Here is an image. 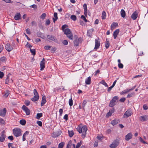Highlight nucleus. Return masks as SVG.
Masks as SVG:
<instances>
[{
  "mask_svg": "<svg viewBox=\"0 0 148 148\" xmlns=\"http://www.w3.org/2000/svg\"><path fill=\"white\" fill-rule=\"evenodd\" d=\"M62 43L65 45H67L68 44V41L66 40H64L62 42Z\"/></svg>",
  "mask_w": 148,
  "mask_h": 148,
  "instance_id": "nucleus-54",
  "label": "nucleus"
},
{
  "mask_svg": "<svg viewBox=\"0 0 148 148\" xmlns=\"http://www.w3.org/2000/svg\"><path fill=\"white\" fill-rule=\"evenodd\" d=\"M21 15L20 13H17L16 14L14 17V18L15 20H18L21 18Z\"/></svg>",
  "mask_w": 148,
  "mask_h": 148,
  "instance_id": "nucleus-21",
  "label": "nucleus"
},
{
  "mask_svg": "<svg viewBox=\"0 0 148 148\" xmlns=\"http://www.w3.org/2000/svg\"><path fill=\"white\" fill-rule=\"evenodd\" d=\"M10 92L8 90H7L5 92V94L3 96L5 97L6 98L8 97L9 94L10 93Z\"/></svg>",
  "mask_w": 148,
  "mask_h": 148,
  "instance_id": "nucleus-31",
  "label": "nucleus"
},
{
  "mask_svg": "<svg viewBox=\"0 0 148 148\" xmlns=\"http://www.w3.org/2000/svg\"><path fill=\"white\" fill-rule=\"evenodd\" d=\"M30 7L33 8L34 10H36L37 9V6L35 4H33L30 6Z\"/></svg>",
  "mask_w": 148,
  "mask_h": 148,
  "instance_id": "nucleus-45",
  "label": "nucleus"
},
{
  "mask_svg": "<svg viewBox=\"0 0 148 148\" xmlns=\"http://www.w3.org/2000/svg\"><path fill=\"white\" fill-rule=\"evenodd\" d=\"M26 121L25 120L22 119L20 121V123L22 125H24L26 124Z\"/></svg>",
  "mask_w": 148,
  "mask_h": 148,
  "instance_id": "nucleus-32",
  "label": "nucleus"
},
{
  "mask_svg": "<svg viewBox=\"0 0 148 148\" xmlns=\"http://www.w3.org/2000/svg\"><path fill=\"white\" fill-rule=\"evenodd\" d=\"M119 140L116 139L114 140L112 143L110 145V147L111 148H115L119 145Z\"/></svg>",
  "mask_w": 148,
  "mask_h": 148,
  "instance_id": "nucleus-4",
  "label": "nucleus"
},
{
  "mask_svg": "<svg viewBox=\"0 0 148 148\" xmlns=\"http://www.w3.org/2000/svg\"><path fill=\"white\" fill-rule=\"evenodd\" d=\"M14 135L16 137L19 136L21 135V130L18 128H15L13 130Z\"/></svg>",
  "mask_w": 148,
  "mask_h": 148,
  "instance_id": "nucleus-2",
  "label": "nucleus"
},
{
  "mask_svg": "<svg viewBox=\"0 0 148 148\" xmlns=\"http://www.w3.org/2000/svg\"><path fill=\"white\" fill-rule=\"evenodd\" d=\"M6 137V136L5 134L4 130H3L1 133V135L0 137V141L1 142H3Z\"/></svg>",
  "mask_w": 148,
  "mask_h": 148,
  "instance_id": "nucleus-8",
  "label": "nucleus"
},
{
  "mask_svg": "<svg viewBox=\"0 0 148 148\" xmlns=\"http://www.w3.org/2000/svg\"><path fill=\"white\" fill-rule=\"evenodd\" d=\"M69 136L70 137H72L74 134V133L72 131H68Z\"/></svg>",
  "mask_w": 148,
  "mask_h": 148,
  "instance_id": "nucleus-38",
  "label": "nucleus"
},
{
  "mask_svg": "<svg viewBox=\"0 0 148 148\" xmlns=\"http://www.w3.org/2000/svg\"><path fill=\"white\" fill-rule=\"evenodd\" d=\"M138 16V12L137 11H135L132 15L131 18L134 20H136Z\"/></svg>",
  "mask_w": 148,
  "mask_h": 148,
  "instance_id": "nucleus-14",
  "label": "nucleus"
},
{
  "mask_svg": "<svg viewBox=\"0 0 148 148\" xmlns=\"http://www.w3.org/2000/svg\"><path fill=\"white\" fill-rule=\"evenodd\" d=\"M8 138L11 140H12L14 139L13 136H10L8 137Z\"/></svg>",
  "mask_w": 148,
  "mask_h": 148,
  "instance_id": "nucleus-64",
  "label": "nucleus"
},
{
  "mask_svg": "<svg viewBox=\"0 0 148 148\" xmlns=\"http://www.w3.org/2000/svg\"><path fill=\"white\" fill-rule=\"evenodd\" d=\"M118 26L117 23H113L111 25V29H114L116 27Z\"/></svg>",
  "mask_w": 148,
  "mask_h": 148,
  "instance_id": "nucleus-25",
  "label": "nucleus"
},
{
  "mask_svg": "<svg viewBox=\"0 0 148 148\" xmlns=\"http://www.w3.org/2000/svg\"><path fill=\"white\" fill-rule=\"evenodd\" d=\"M47 38L49 40L55 42H56V40H57L56 38L53 36L51 35H48L47 36Z\"/></svg>",
  "mask_w": 148,
  "mask_h": 148,
  "instance_id": "nucleus-12",
  "label": "nucleus"
},
{
  "mask_svg": "<svg viewBox=\"0 0 148 148\" xmlns=\"http://www.w3.org/2000/svg\"><path fill=\"white\" fill-rule=\"evenodd\" d=\"M98 140L95 141L94 145L95 147H97L98 146Z\"/></svg>",
  "mask_w": 148,
  "mask_h": 148,
  "instance_id": "nucleus-57",
  "label": "nucleus"
},
{
  "mask_svg": "<svg viewBox=\"0 0 148 148\" xmlns=\"http://www.w3.org/2000/svg\"><path fill=\"white\" fill-rule=\"evenodd\" d=\"M69 105L70 106H72L73 104V100L72 99V98L71 97V99H69Z\"/></svg>",
  "mask_w": 148,
  "mask_h": 148,
  "instance_id": "nucleus-40",
  "label": "nucleus"
},
{
  "mask_svg": "<svg viewBox=\"0 0 148 148\" xmlns=\"http://www.w3.org/2000/svg\"><path fill=\"white\" fill-rule=\"evenodd\" d=\"M54 16L55 18H53V22L55 23V21H56L58 19L57 16V13L56 12L54 13Z\"/></svg>",
  "mask_w": 148,
  "mask_h": 148,
  "instance_id": "nucleus-30",
  "label": "nucleus"
},
{
  "mask_svg": "<svg viewBox=\"0 0 148 148\" xmlns=\"http://www.w3.org/2000/svg\"><path fill=\"white\" fill-rule=\"evenodd\" d=\"M100 45V41L98 40L97 39H95V46L94 49H97L99 48Z\"/></svg>",
  "mask_w": 148,
  "mask_h": 148,
  "instance_id": "nucleus-16",
  "label": "nucleus"
},
{
  "mask_svg": "<svg viewBox=\"0 0 148 148\" xmlns=\"http://www.w3.org/2000/svg\"><path fill=\"white\" fill-rule=\"evenodd\" d=\"M66 36L70 40L73 39V36L72 32H71L69 34L66 35Z\"/></svg>",
  "mask_w": 148,
  "mask_h": 148,
  "instance_id": "nucleus-28",
  "label": "nucleus"
},
{
  "mask_svg": "<svg viewBox=\"0 0 148 148\" xmlns=\"http://www.w3.org/2000/svg\"><path fill=\"white\" fill-rule=\"evenodd\" d=\"M6 112V109L4 108L3 110H0V115L2 116H4Z\"/></svg>",
  "mask_w": 148,
  "mask_h": 148,
  "instance_id": "nucleus-18",
  "label": "nucleus"
},
{
  "mask_svg": "<svg viewBox=\"0 0 148 148\" xmlns=\"http://www.w3.org/2000/svg\"><path fill=\"white\" fill-rule=\"evenodd\" d=\"M45 96H43L42 97V100L41 101V106H42L46 102V101L45 99Z\"/></svg>",
  "mask_w": 148,
  "mask_h": 148,
  "instance_id": "nucleus-24",
  "label": "nucleus"
},
{
  "mask_svg": "<svg viewBox=\"0 0 148 148\" xmlns=\"http://www.w3.org/2000/svg\"><path fill=\"white\" fill-rule=\"evenodd\" d=\"M64 145V142H61L58 145V148H63Z\"/></svg>",
  "mask_w": 148,
  "mask_h": 148,
  "instance_id": "nucleus-42",
  "label": "nucleus"
},
{
  "mask_svg": "<svg viewBox=\"0 0 148 148\" xmlns=\"http://www.w3.org/2000/svg\"><path fill=\"white\" fill-rule=\"evenodd\" d=\"M72 145V141L71 140H70L66 147V148H70Z\"/></svg>",
  "mask_w": 148,
  "mask_h": 148,
  "instance_id": "nucleus-37",
  "label": "nucleus"
},
{
  "mask_svg": "<svg viewBox=\"0 0 148 148\" xmlns=\"http://www.w3.org/2000/svg\"><path fill=\"white\" fill-rule=\"evenodd\" d=\"M50 23V21L49 19H48L46 21V25H49Z\"/></svg>",
  "mask_w": 148,
  "mask_h": 148,
  "instance_id": "nucleus-62",
  "label": "nucleus"
},
{
  "mask_svg": "<svg viewBox=\"0 0 148 148\" xmlns=\"http://www.w3.org/2000/svg\"><path fill=\"white\" fill-rule=\"evenodd\" d=\"M51 47V46L49 45L45 46L44 47V49L45 50H48Z\"/></svg>",
  "mask_w": 148,
  "mask_h": 148,
  "instance_id": "nucleus-48",
  "label": "nucleus"
},
{
  "mask_svg": "<svg viewBox=\"0 0 148 148\" xmlns=\"http://www.w3.org/2000/svg\"><path fill=\"white\" fill-rule=\"evenodd\" d=\"M77 130L79 133H82V137L83 138H84L86 135V132L87 130L86 126L84 125L82 128L80 127L77 128Z\"/></svg>",
  "mask_w": 148,
  "mask_h": 148,
  "instance_id": "nucleus-1",
  "label": "nucleus"
},
{
  "mask_svg": "<svg viewBox=\"0 0 148 148\" xmlns=\"http://www.w3.org/2000/svg\"><path fill=\"white\" fill-rule=\"evenodd\" d=\"M132 114V112L130 109H128L125 113L123 116L124 118H127L131 116Z\"/></svg>",
  "mask_w": 148,
  "mask_h": 148,
  "instance_id": "nucleus-7",
  "label": "nucleus"
},
{
  "mask_svg": "<svg viewBox=\"0 0 148 148\" xmlns=\"http://www.w3.org/2000/svg\"><path fill=\"white\" fill-rule=\"evenodd\" d=\"M37 123L40 126H42V123L41 121H37Z\"/></svg>",
  "mask_w": 148,
  "mask_h": 148,
  "instance_id": "nucleus-53",
  "label": "nucleus"
},
{
  "mask_svg": "<svg viewBox=\"0 0 148 148\" xmlns=\"http://www.w3.org/2000/svg\"><path fill=\"white\" fill-rule=\"evenodd\" d=\"M64 119L67 121L68 119V115L67 114H66L64 116Z\"/></svg>",
  "mask_w": 148,
  "mask_h": 148,
  "instance_id": "nucleus-58",
  "label": "nucleus"
},
{
  "mask_svg": "<svg viewBox=\"0 0 148 148\" xmlns=\"http://www.w3.org/2000/svg\"><path fill=\"white\" fill-rule=\"evenodd\" d=\"M91 79L90 77H88L85 80V83L86 84H90L91 83Z\"/></svg>",
  "mask_w": 148,
  "mask_h": 148,
  "instance_id": "nucleus-22",
  "label": "nucleus"
},
{
  "mask_svg": "<svg viewBox=\"0 0 148 148\" xmlns=\"http://www.w3.org/2000/svg\"><path fill=\"white\" fill-rule=\"evenodd\" d=\"M26 33L27 34H31V32L30 30L29 29H26Z\"/></svg>",
  "mask_w": 148,
  "mask_h": 148,
  "instance_id": "nucleus-60",
  "label": "nucleus"
},
{
  "mask_svg": "<svg viewBox=\"0 0 148 148\" xmlns=\"http://www.w3.org/2000/svg\"><path fill=\"white\" fill-rule=\"evenodd\" d=\"M106 13L105 11H103L102 12L101 18L102 19H104L106 18Z\"/></svg>",
  "mask_w": 148,
  "mask_h": 148,
  "instance_id": "nucleus-29",
  "label": "nucleus"
},
{
  "mask_svg": "<svg viewBox=\"0 0 148 148\" xmlns=\"http://www.w3.org/2000/svg\"><path fill=\"white\" fill-rule=\"evenodd\" d=\"M71 18L74 21H75L77 19L76 16L75 15H72Z\"/></svg>",
  "mask_w": 148,
  "mask_h": 148,
  "instance_id": "nucleus-41",
  "label": "nucleus"
},
{
  "mask_svg": "<svg viewBox=\"0 0 148 148\" xmlns=\"http://www.w3.org/2000/svg\"><path fill=\"white\" fill-rule=\"evenodd\" d=\"M25 46L27 47L30 48L32 47V45H31L28 42H27Z\"/></svg>",
  "mask_w": 148,
  "mask_h": 148,
  "instance_id": "nucleus-51",
  "label": "nucleus"
},
{
  "mask_svg": "<svg viewBox=\"0 0 148 148\" xmlns=\"http://www.w3.org/2000/svg\"><path fill=\"white\" fill-rule=\"evenodd\" d=\"M4 73L0 71V78H2L4 76Z\"/></svg>",
  "mask_w": 148,
  "mask_h": 148,
  "instance_id": "nucleus-59",
  "label": "nucleus"
},
{
  "mask_svg": "<svg viewBox=\"0 0 148 148\" xmlns=\"http://www.w3.org/2000/svg\"><path fill=\"white\" fill-rule=\"evenodd\" d=\"M132 137V135L131 133H129L126 135L125 137V139L126 140L128 141L131 139Z\"/></svg>",
  "mask_w": 148,
  "mask_h": 148,
  "instance_id": "nucleus-15",
  "label": "nucleus"
},
{
  "mask_svg": "<svg viewBox=\"0 0 148 148\" xmlns=\"http://www.w3.org/2000/svg\"><path fill=\"white\" fill-rule=\"evenodd\" d=\"M22 109L25 112L27 115L30 114V110L25 106L23 105L22 107Z\"/></svg>",
  "mask_w": 148,
  "mask_h": 148,
  "instance_id": "nucleus-9",
  "label": "nucleus"
},
{
  "mask_svg": "<svg viewBox=\"0 0 148 148\" xmlns=\"http://www.w3.org/2000/svg\"><path fill=\"white\" fill-rule=\"evenodd\" d=\"M143 109L145 110H147L148 109V107L146 104L144 105L143 106Z\"/></svg>",
  "mask_w": 148,
  "mask_h": 148,
  "instance_id": "nucleus-63",
  "label": "nucleus"
},
{
  "mask_svg": "<svg viewBox=\"0 0 148 148\" xmlns=\"http://www.w3.org/2000/svg\"><path fill=\"white\" fill-rule=\"evenodd\" d=\"M118 99L119 97L118 96H115L110 101L109 105V106L112 107L114 106L116 100H118Z\"/></svg>",
  "mask_w": 148,
  "mask_h": 148,
  "instance_id": "nucleus-6",
  "label": "nucleus"
},
{
  "mask_svg": "<svg viewBox=\"0 0 148 148\" xmlns=\"http://www.w3.org/2000/svg\"><path fill=\"white\" fill-rule=\"evenodd\" d=\"M86 103H87V101L86 100H84L83 101V102L82 103V106L83 109L84 110H85L84 108H85V105L86 104Z\"/></svg>",
  "mask_w": 148,
  "mask_h": 148,
  "instance_id": "nucleus-36",
  "label": "nucleus"
},
{
  "mask_svg": "<svg viewBox=\"0 0 148 148\" xmlns=\"http://www.w3.org/2000/svg\"><path fill=\"white\" fill-rule=\"evenodd\" d=\"M11 75L10 73H9L7 76V78L5 79V83L6 84H8L9 83L12 82L13 81L12 79H10V77Z\"/></svg>",
  "mask_w": 148,
  "mask_h": 148,
  "instance_id": "nucleus-11",
  "label": "nucleus"
},
{
  "mask_svg": "<svg viewBox=\"0 0 148 148\" xmlns=\"http://www.w3.org/2000/svg\"><path fill=\"white\" fill-rule=\"evenodd\" d=\"M34 96L31 99V100L32 101H36L38 100L39 99V96L37 90L35 89H34Z\"/></svg>",
  "mask_w": 148,
  "mask_h": 148,
  "instance_id": "nucleus-3",
  "label": "nucleus"
},
{
  "mask_svg": "<svg viewBox=\"0 0 148 148\" xmlns=\"http://www.w3.org/2000/svg\"><path fill=\"white\" fill-rule=\"evenodd\" d=\"M100 83L104 85L106 87H108V85L105 82L104 80L101 81L100 82Z\"/></svg>",
  "mask_w": 148,
  "mask_h": 148,
  "instance_id": "nucleus-43",
  "label": "nucleus"
},
{
  "mask_svg": "<svg viewBox=\"0 0 148 148\" xmlns=\"http://www.w3.org/2000/svg\"><path fill=\"white\" fill-rule=\"evenodd\" d=\"M114 108H112V109L110 110L108 112V113L106 116L108 115V116H111L112 114L114 113Z\"/></svg>",
  "mask_w": 148,
  "mask_h": 148,
  "instance_id": "nucleus-26",
  "label": "nucleus"
},
{
  "mask_svg": "<svg viewBox=\"0 0 148 148\" xmlns=\"http://www.w3.org/2000/svg\"><path fill=\"white\" fill-rule=\"evenodd\" d=\"M121 16L123 18H124L125 16V12L123 9H122L121 11Z\"/></svg>",
  "mask_w": 148,
  "mask_h": 148,
  "instance_id": "nucleus-27",
  "label": "nucleus"
},
{
  "mask_svg": "<svg viewBox=\"0 0 148 148\" xmlns=\"http://www.w3.org/2000/svg\"><path fill=\"white\" fill-rule=\"evenodd\" d=\"M119 32V29H116L113 33V36L114 38L115 39L117 37V35L118 34Z\"/></svg>",
  "mask_w": 148,
  "mask_h": 148,
  "instance_id": "nucleus-20",
  "label": "nucleus"
},
{
  "mask_svg": "<svg viewBox=\"0 0 148 148\" xmlns=\"http://www.w3.org/2000/svg\"><path fill=\"white\" fill-rule=\"evenodd\" d=\"M30 51L32 55H33L34 56L35 55L36 51L34 49H30Z\"/></svg>",
  "mask_w": 148,
  "mask_h": 148,
  "instance_id": "nucleus-35",
  "label": "nucleus"
},
{
  "mask_svg": "<svg viewBox=\"0 0 148 148\" xmlns=\"http://www.w3.org/2000/svg\"><path fill=\"white\" fill-rule=\"evenodd\" d=\"M82 142L81 141L79 143H78L77 144L75 148H79L81 145L82 144Z\"/></svg>",
  "mask_w": 148,
  "mask_h": 148,
  "instance_id": "nucleus-39",
  "label": "nucleus"
},
{
  "mask_svg": "<svg viewBox=\"0 0 148 148\" xmlns=\"http://www.w3.org/2000/svg\"><path fill=\"white\" fill-rule=\"evenodd\" d=\"M5 47L6 49L9 52L11 51L13 49L12 47L9 44H6Z\"/></svg>",
  "mask_w": 148,
  "mask_h": 148,
  "instance_id": "nucleus-13",
  "label": "nucleus"
},
{
  "mask_svg": "<svg viewBox=\"0 0 148 148\" xmlns=\"http://www.w3.org/2000/svg\"><path fill=\"white\" fill-rule=\"evenodd\" d=\"M42 116V113H37V114L36 116V118L38 119H39Z\"/></svg>",
  "mask_w": 148,
  "mask_h": 148,
  "instance_id": "nucleus-33",
  "label": "nucleus"
},
{
  "mask_svg": "<svg viewBox=\"0 0 148 148\" xmlns=\"http://www.w3.org/2000/svg\"><path fill=\"white\" fill-rule=\"evenodd\" d=\"M45 60L44 58H43L42 60L40 62V70L42 71L43 70L45 67Z\"/></svg>",
  "mask_w": 148,
  "mask_h": 148,
  "instance_id": "nucleus-10",
  "label": "nucleus"
},
{
  "mask_svg": "<svg viewBox=\"0 0 148 148\" xmlns=\"http://www.w3.org/2000/svg\"><path fill=\"white\" fill-rule=\"evenodd\" d=\"M111 123L113 125H114L118 123V122L116 120H114L111 121Z\"/></svg>",
  "mask_w": 148,
  "mask_h": 148,
  "instance_id": "nucleus-34",
  "label": "nucleus"
},
{
  "mask_svg": "<svg viewBox=\"0 0 148 148\" xmlns=\"http://www.w3.org/2000/svg\"><path fill=\"white\" fill-rule=\"evenodd\" d=\"M82 40V39L81 38H79L76 37L74 40V46H78L79 43L81 42Z\"/></svg>",
  "mask_w": 148,
  "mask_h": 148,
  "instance_id": "nucleus-5",
  "label": "nucleus"
},
{
  "mask_svg": "<svg viewBox=\"0 0 148 148\" xmlns=\"http://www.w3.org/2000/svg\"><path fill=\"white\" fill-rule=\"evenodd\" d=\"M83 7L84 9V11H87V5L86 4H84L83 5Z\"/></svg>",
  "mask_w": 148,
  "mask_h": 148,
  "instance_id": "nucleus-55",
  "label": "nucleus"
},
{
  "mask_svg": "<svg viewBox=\"0 0 148 148\" xmlns=\"http://www.w3.org/2000/svg\"><path fill=\"white\" fill-rule=\"evenodd\" d=\"M68 27V26L66 25H64L62 26V29L63 31L64 30L65 28L66 27Z\"/></svg>",
  "mask_w": 148,
  "mask_h": 148,
  "instance_id": "nucleus-49",
  "label": "nucleus"
},
{
  "mask_svg": "<svg viewBox=\"0 0 148 148\" xmlns=\"http://www.w3.org/2000/svg\"><path fill=\"white\" fill-rule=\"evenodd\" d=\"M148 119V116L147 115L142 116L139 117L140 120L142 122L147 121Z\"/></svg>",
  "mask_w": 148,
  "mask_h": 148,
  "instance_id": "nucleus-17",
  "label": "nucleus"
},
{
  "mask_svg": "<svg viewBox=\"0 0 148 148\" xmlns=\"http://www.w3.org/2000/svg\"><path fill=\"white\" fill-rule=\"evenodd\" d=\"M63 31L64 34H66V35L68 34H69L71 32L69 28H66Z\"/></svg>",
  "mask_w": 148,
  "mask_h": 148,
  "instance_id": "nucleus-23",
  "label": "nucleus"
},
{
  "mask_svg": "<svg viewBox=\"0 0 148 148\" xmlns=\"http://www.w3.org/2000/svg\"><path fill=\"white\" fill-rule=\"evenodd\" d=\"M118 66L119 68H121V69H122V68H123V64H122L121 63H120L118 64Z\"/></svg>",
  "mask_w": 148,
  "mask_h": 148,
  "instance_id": "nucleus-56",
  "label": "nucleus"
},
{
  "mask_svg": "<svg viewBox=\"0 0 148 148\" xmlns=\"http://www.w3.org/2000/svg\"><path fill=\"white\" fill-rule=\"evenodd\" d=\"M30 104V102L29 101H26L25 102V104L27 106H29Z\"/></svg>",
  "mask_w": 148,
  "mask_h": 148,
  "instance_id": "nucleus-61",
  "label": "nucleus"
},
{
  "mask_svg": "<svg viewBox=\"0 0 148 148\" xmlns=\"http://www.w3.org/2000/svg\"><path fill=\"white\" fill-rule=\"evenodd\" d=\"M125 97H123L121 98L120 100L119 101L121 102H124L125 101Z\"/></svg>",
  "mask_w": 148,
  "mask_h": 148,
  "instance_id": "nucleus-52",
  "label": "nucleus"
},
{
  "mask_svg": "<svg viewBox=\"0 0 148 148\" xmlns=\"http://www.w3.org/2000/svg\"><path fill=\"white\" fill-rule=\"evenodd\" d=\"M46 14L45 13H43L40 16V18L42 19H44L45 18V17L46 16Z\"/></svg>",
  "mask_w": 148,
  "mask_h": 148,
  "instance_id": "nucleus-44",
  "label": "nucleus"
},
{
  "mask_svg": "<svg viewBox=\"0 0 148 148\" xmlns=\"http://www.w3.org/2000/svg\"><path fill=\"white\" fill-rule=\"evenodd\" d=\"M106 42L105 43L106 47V48H108L110 46V44L108 41H107V40Z\"/></svg>",
  "mask_w": 148,
  "mask_h": 148,
  "instance_id": "nucleus-46",
  "label": "nucleus"
},
{
  "mask_svg": "<svg viewBox=\"0 0 148 148\" xmlns=\"http://www.w3.org/2000/svg\"><path fill=\"white\" fill-rule=\"evenodd\" d=\"M6 60V58L4 57H2L0 58V62L5 61Z\"/></svg>",
  "mask_w": 148,
  "mask_h": 148,
  "instance_id": "nucleus-47",
  "label": "nucleus"
},
{
  "mask_svg": "<svg viewBox=\"0 0 148 148\" xmlns=\"http://www.w3.org/2000/svg\"><path fill=\"white\" fill-rule=\"evenodd\" d=\"M134 89V88H132L131 89H127L124 90L123 91H122L121 93L120 94L121 95H124L126 93H127L128 92H129L130 91H132Z\"/></svg>",
  "mask_w": 148,
  "mask_h": 148,
  "instance_id": "nucleus-19",
  "label": "nucleus"
},
{
  "mask_svg": "<svg viewBox=\"0 0 148 148\" xmlns=\"http://www.w3.org/2000/svg\"><path fill=\"white\" fill-rule=\"evenodd\" d=\"M81 18L83 19L86 22H87V20L84 15H82L81 16Z\"/></svg>",
  "mask_w": 148,
  "mask_h": 148,
  "instance_id": "nucleus-50",
  "label": "nucleus"
}]
</instances>
